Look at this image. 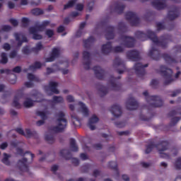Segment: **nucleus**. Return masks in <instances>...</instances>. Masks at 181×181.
I'll list each match as a JSON object with an SVG mask.
<instances>
[{
    "label": "nucleus",
    "mask_w": 181,
    "mask_h": 181,
    "mask_svg": "<svg viewBox=\"0 0 181 181\" xmlns=\"http://www.w3.org/2000/svg\"><path fill=\"white\" fill-rule=\"evenodd\" d=\"M170 38V37H169V35H163L160 39H158V42H160V45H156L154 43V46L152 47L148 52L149 57L153 59V60H159L162 57V55L160 54V52H159L155 46H161L163 48L166 47V46H168V40H169Z\"/></svg>",
    "instance_id": "f257e3e1"
},
{
    "label": "nucleus",
    "mask_w": 181,
    "mask_h": 181,
    "mask_svg": "<svg viewBox=\"0 0 181 181\" xmlns=\"http://www.w3.org/2000/svg\"><path fill=\"white\" fill-rule=\"evenodd\" d=\"M143 95H144L148 104V109L151 108H158L159 107H162L163 105V100L160 96L158 95H151L147 90L143 93Z\"/></svg>",
    "instance_id": "f03ea898"
},
{
    "label": "nucleus",
    "mask_w": 181,
    "mask_h": 181,
    "mask_svg": "<svg viewBox=\"0 0 181 181\" xmlns=\"http://www.w3.org/2000/svg\"><path fill=\"white\" fill-rule=\"evenodd\" d=\"M57 126L51 127V131L53 132H62L67 128V119L64 117V113L59 112L57 114Z\"/></svg>",
    "instance_id": "7ed1b4c3"
},
{
    "label": "nucleus",
    "mask_w": 181,
    "mask_h": 181,
    "mask_svg": "<svg viewBox=\"0 0 181 181\" xmlns=\"http://www.w3.org/2000/svg\"><path fill=\"white\" fill-rule=\"evenodd\" d=\"M42 97L43 95L39 92L31 93L29 96L25 97L23 105L25 108H32L35 105V103H40L41 100L39 98H42Z\"/></svg>",
    "instance_id": "20e7f679"
},
{
    "label": "nucleus",
    "mask_w": 181,
    "mask_h": 181,
    "mask_svg": "<svg viewBox=\"0 0 181 181\" xmlns=\"http://www.w3.org/2000/svg\"><path fill=\"white\" fill-rule=\"evenodd\" d=\"M168 146L169 143H168V141H163L161 144L157 146V149L159 153L161 155V158L170 159V156H176V155H177V148L176 147L173 148L169 154L164 153L163 152H165V151H168Z\"/></svg>",
    "instance_id": "39448f33"
},
{
    "label": "nucleus",
    "mask_w": 181,
    "mask_h": 181,
    "mask_svg": "<svg viewBox=\"0 0 181 181\" xmlns=\"http://www.w3.org/2000/svg\"><path fill=\"white\" fill-rule=\"evenodd\" d=\"M135 36L137 39H139L141 41L146 40V39H148V37L149 39H151V40H152V42L155 45H160V42H159L158 37H156V35L152 30H147V34H145L141 31H136L135 33Z\"/></svg>",
    "instance_id": "423d86ee"
},
{
    "label": "nucleus",
    "mask_w": 181,
    "mask_h": 181,
    "mask_svg": "<svg viewBox=\"0 0 181 181\" xmlns=\"http://www.w3.org/2000/svg\"><path fill=\"white\" fill-rule=\"evenodd\" d=\"M160 73L161 76H163L164 81V86H169V84H172L173 83V71L172 69L167 68L165 66H161L160 67Z\"/></svg>",
    "instance_id": "0eeeda50"
},
{
    "label": "nucleus",
    "mask_w": 181,
    "mask_h": 181,
    "mask_svg": "<svg viewBox=\"0 0 181 181\" xmlns=\"http://www.w3.org/2000/svg\"><path fill=\"white\" fill-rule=\"evenodd\" d=\"M119 42H120L121 45L125 46V47H128L129 49L135 47V43H136V40H135L134 37H130L125 35H122L120 36Z\"/></svg>",
    "instance_id": "6e6552de"
},
{
    "label": "nucleus",
    "mask_w": 181,
    "mask_h": 181,
    "mask_svg": "<svg viewBox=\"0 0 181 181\" xmlns=\"http://www.w3.org/2000/svg\"><path fill=\"white\" fill-rule=\"evenodd\" d=\"M59 83L54 81H49V86H45V91L47 95H53V94H59L60 91L57 89Z\"/></svg>",
    "instance_id": "1a4fd4ad"
},
{
    "label": "nucleus",
    "mask_w": 181,
    "mask_h": 181,
    "mask_svg": "<svg viewBox=\"0 0 181 181\" xmlns=\"http://www.w3.org/2000/svg\"><path fill=\"white\" fill-rule=\"evenodd\" d=\"M125 17L127 21H128L132 26H138L139 24L141 23V20L135 13L131 11L127 12Z\"/></svg>",
    "instance_id": "9d476101"
},
{
    "label": "nucleus",
    "mask_w": 181,
    "mask_h": 181,
    "mask_svg": "<svg viewBox=\"0 0 181 181\" xmlns=\"http://www.w3.org/2000/svg\"><path fill=\"white\" fill-rule=\"evenodd\" d=\"M113 67L117 70L119 74H122L127 70L125 62L119 57H116L113 61Z\"/></svg>",
    "instance_id": "9b49d317"
},
{
    "label": "nucleus",
    "mask_w": 181,
    "mask_h": 181,
    "mask_svg": "<svg viewBox=\"0 0 181 181\" xmlns=\"http://www.w3.org/2000/svg\"><path fill=\"white\" fill-rule=\"evenodd\" d=\"M138 107H139V103H138V101H136L134 98L130 97L127 99L126 102V108H127V110L134 111V110H136Z\"/></svg>",
    "instance_id": "f8f14e48"
},
{
    "label": "nucleus",
    "mask_w": 181,
    "mask_h": 181,
    "mask_svg": "<svg viewBox=\"0 0 181 181\" xmlns=\"http://www.w3.org/2000/svg\"><path fill=\"white\" fill-rule=\"evenodd\" d=\"M91 54L88 51H83V64L86 70H90V64H91V59L90 57Z\"/></svg>",
    "instance_id": "ddd939ff"
},
{
    "label": "nucleus",
    "mask_w": 181,
    "mask_h": 181,
    "mask_svg": "<svg viewBox=\"0 0 181 181\" xmlns=\"http://www.w3.org/2000/svg\"><path fill=\"white\" fill-rule=\"evenodd\" d=\"M126 56L129 60H132V62H137L141 59L139 55V52L135 49L129 50L126 53Z\"/></svg>",
    "instance_id": "4468645a"
},
{
    "label": "nucleus",
    "mask_w": 181,
    "mask_h": 181,
    "mask_svg": "<svg viewBox=\"0 0 181 181\" xmlns=\"http://www.w3.org/2000/svg\"><path fill=\"white\" fill-rule=\"evenodd\" d=\"M17 167L21 172H29L28 158H23V159L19 160L17 163Z\"/></svg>",
    "instance_id": "2eb2a0df"
},
{
    "label": "nucleus",
    "mask_w": 181,
    "mask_h": 181,
    "mask_svg": "<svg viewBox=\"0 0 181 181\" xmlns=\"http://www.w3.org/2000/svg\"><path fill=\"white\" fill-rule=\"evenodd\" d=\"M179 16V8H177L176 6H173L170 7L168 13V18L170 21H174V19H176Z\"/></svg>",
    "instance_id": "dca6fc26"
},
{
    "label": "nucleus",
    "mask_w": 181,
    "mask_h": 181,
    "mask_svg": "<svg viewBox=\"0 0 181 181\" xmlns=\"http://www.w3.org/2000/svg\"><path fill=\"white\" fill-rule=\"evenodd\" d=\"M78 112L82 114L83 117H88V115H90V110H88L87 105L83 102H79L78 103Z\"/></svg>",
    "instance_id": "f3484780"
},
{
    "label": "nucleus",
    "mask_w": 181,
    "mask_h": 181,
    "mask_svg": "<svg viewBox=\"0 0 181 181\" xmlns=\"http://www.w3.org/2000/svg\"><path fill=\"white\" fill-rule=\"evenodd\" d=\"M152 6L157 9L158 11H160V9H165L166 8V1L165 0H153L151 2Z\"/></svg>",
    "instance_id": "a211bd4d"
},
{
    "label": "nucleus",
    "mask_w": 181,
    "mask_h": 181,
    "mask_svg": "<svg viewBox=\"0 0 181 181\" xmlns=\"http://www.w3.org/2000/svg\"><path fill=\"white\" fill-rule=\"evenodd\" d=\"M49 114L50 113L47 110L37 112V115L42 118V120H39L36 122L37 127H40L45 124V119H47V115H49Z\"/></svg>",
    "instance_id": "6ab92c4d"
},
{
    "label": "nucleus",
    "mask_w": 181,
    "mask_h": 181,
    "mask_svg": "<svg viewBox=\"0 0 181 181\" xmlns=\"http://www.w3.org/2000/svg\"><path fill=\"white\" fill-rule=\"evenodd\" d=\"M100 121V119L97 115H93L90 117V118L88 120V126L90 128V131H94L96 129L97 127L95 124Z\"/></svg>",
    "instance_id": "aec40b11"
},
{
    "label": "nucleus",
    "mask_w": 181,
    "mask_h": 181,
    "mask_svg": "<svg viewBox=\"0 0 181 181\" xmlns=\"http://www.w3.org/2000/svg\"><path fill=\"white\" fill-rule=\"evenodd\" d=\"M14 37H15L16 42H18V44H17L18 47H21V46H22L23 43L28 42V38H26L25 37V35H23L22 33H15Z\"/></svg>",
    "instance_id": "412c9836"
},
{
    "label": "nucleus",
    "mask_w": 181,
    "mask_h": 181,
    "mask_svg": "<svg viewBox=\"0 0 181 181\" xmlns=\"http://www.w3.org/2000/svg\"><path fill=\"white\" fill-rule=\"evenodd\" d=\"M111 112L116 118H118L122 115V109L118 104H115L111 107Z\"/></svg>",
    "instance_id": "4be33fe9"
},
{
    "label": "nucleus",
    "mask_w": 181,
    "mask_h": 181,
    "mask_svg": "<svg viewBox=\"0 0 181 181\" xmlns=\"http://www.w3.org/2000/svg\"><path fill=\"white\" fill-rule=\"evenodd\" d=\"M145 67H148V64L144 66L142 64L138 62L134 65V70L138 76H144L145 74Z\"/></svg>",
    "instance_id": "5701e85b"
},
{
    "label": "nucleus",
    "mask_w": 181,
    "mask_h": 181,
    "mask_svg": "<svg viewBox=\"0 0 181 181\" xmlns=\"http://www.w3.org/2000/svg\"><path fill=\"white\" fill-rule=\"evenodd\" d=\"M115 29L112 26H108L105 30V36L107 40H111L115 37Z\"/></svg>",
    "instance_id": "b1692460"
},
{
    "label": "nucleus",
    "mask_w": 181,
    "mask_h": 181,
    "mask_svg": "<svg viewBox=\"0 0 181 181\" xmlns=\"http://www.w3.org/2000/svg\"><path fill=\"white\" fill-rule=\"evenodd\" d=\"M124 9H125V5L121 3H115L111 6L112 12H115L116 13H122Z\"/></svg>",
    "instance_id": "393cba45"
},
{
    "label": "nucleus",
    "mask_w": 181,
    "mask_h": 181,
    "mask_svg": "<svg viewBox=\"0 0 181 181\" xmlns=\"http://www.w3.org/2000/svg\"><path fill=\"white\" fill-rule=\"evenodd\" d=\"M29 32L31 35H33V39H34L35 40H40L43 38L41 35L37 34V32H40V30H38L37 27L30 28Z\"/></svg>",
    "instance_id": "a878e982"
},
{
    "label": "nucleus",
    "mask_w": 181,
    "mask_h": 181,
    "mask_svg": "<svg viewBox=\"0 0 181 181\" xmlns=\"http://www.w3.org/2000/svg\"><path fill=\"white\" fill-rule=\"evenodd\" d=\"M59 54H60V49L59 48H54L52 49V52L51 54L50 57L47 58L45 59V62H54V59L57 57H59Z\"/></svg>",
    "instance_id": "bb28decb"
},
{
    "label": "nucleus",
    "mask_w": 181,
    "mask_h": 181,
    "mask_svg": "<svg viewBox=\"0 0 181 181\" xmlns=\"http://www.w3.org/2000/svg\"><path fill=\"white\" fill-rule=\"evenodd\" d=\"M93 71L97 78H99V80H103V78H104V76H105V73L104 72V70L101 69L100 66H95L93 68Z\"/></svg>",
    "instance_id": "cd10ccee"
},
{
    "label": "nucleus",
    "mask_w": 181,
    "mask_h": 181,
    "mask_svg": "<svg viewBox=\"0 0 181 181\" xmlns=\"http://www.w3.org/2000/svg\"><path fill=\"white\" fill-rule=\"evenodd\" d=\"M112 45L111 42H108L102 46V53H103V54H108V53L112 52Z\"/></svg>",
    "instance_id": "c85d7f7f"
},
{
    "label": "nucleus",
    "mask_w": 181,
    "mask_h": 181,
    "mask_svg": "<svg viewBox=\"0 0 181 181\" xmlns=\"http://www.w3.org/2000/svg\"><path fill=\"white\" fill-rule=\"evenodd\" d=\"M21 98H22L21 95H17L14 97V99L13 100V107H15V108L21 109L22 108V105H21V103L19 102L21 100Z\"/></svg>",
    "instance_id": "c756f323"
},
{
    "label": "nucleus",
    "mask_w": 181,
    "mask_h": 181,
    "mask_svg": "<svg viewBox=\"0 0 181 181\" xmlns=\"http://www.w3.org/2000/svg\"><path fill=\"white\" fill-rule=\"evenodd\" d=\"M163 57L168 64H176L177 63V61L175 58L168 54H164Z\"/></svg>",
    "instance_id": "7c9ffc66"
},
{
    "label": "nucleus",
    "mask_w": 181,
    "mask_h": 181,
    "mask_svg": "<svg viewBox=\"0 0 181 181\" xmlns=\"http://www.w3.org/2000/svg\"><path fill=\"white\" fill-rule=\"evenodd\" d=\"M95 42V39L93 38V37H90L87 40H83V47L86 49H89V47H91V45H93Z\"/></svg>",
    "instance_id": "2f4dec72"
},
{
    "label": "nucleus",
    "mask_w": 181,
    "mask_h": 181,
    "mask_svg": "<svg viewBox=\"0 0 181 181\" xmlns=\"http://www.w3.org/2000/svg\"><path fill=\"white\" fill-rule=\"evenodd\" d=\"M60 155L63 158H65L67 160L71 159V152L67 149H62L60 151Z\"/></svg>",
    "instance_id": "473e14b6"
},
{
    "label": "nucleus",
    "mask_w": 181,
    "mask_h": 181,
    "mask_svg": "<svg viewBox=\"0 0 181 181\" xmlns=\"http://www.w3.org/2000/svg\"><path fill=\"white\" fill-rule=\"evenodd\" d=\"M98 94L100 97H104V95H106L107 93H108V89H107V88L103 85L98 86Z\"/></svg>",
    "instance_id": "72a5a7b5"
},
{
    "label": "nucleus",
    "mask_w": 181,
    "mask_h": 181,
    "mask_svg": "<svg viewBox=\"0 0 181 181\" xmlns=\"http://www.w3.org/2000/svg\"><path fill=\"white\" fill-rule=\"evenodd\" d=\"M42 67V64L40 62H35L34 64L29 66V69H24V71L27 72L30 70V71H35L37 69H40Z\"/></svg>",
    "instance_id": "f704fd0d"
},
{
    "label": "nucleus",
    "mask_w": 181,
    "mask_h": 181,
    "mask_svg": "<svg viewBox=\"0 0 181 181\" xmlns=\"http://www.w3.org/2000/svg\"><path fill=\"white\" fill-rule=\"evenodd\" d=\"M71 121L74 127H80L81 125V123L80 122V119H78V117L76 114H71Z\"/></svg>",
    "instance_id": "c9c22d12"
},
{
    "label": "nucleus",
    "mask_w": 181,
    "mask_h": 181,
    "mask_svg": "<svg viewBox=\"0 0 181 181\" xmlns=\"http://www.w3.org/2000/svg\"><path fill=\"white\" fill-rule=\"evenodd\" d=\"M9 158H11V156L8 155L6 153H4V158L1 160L2 163L6 165V166H9L11 165V161H9Z\"/></svg>",
    "instance_id": "e433bc0d"
},
{
    "label": "nucleus",
    "mask_w": 181,
    "mask_h": 181,
    "mask_svg": "<svg viewBox=\"0 0 181 181\" xmlns=\"http://www.w3.org/2000/svg\"><path fill=\"white\" fill-rule=\"evenodd\" d=\"M109 81L110 83V87L112 88V90H118V88H119V86L115 83V78L111 76Z\"/></svg>",
    "instance_id": "4c0bfd02"
},
{
    "label": "nucleus",
    "mask_w": 181,
    "mask_h": 181,
    "mask_svg": "<svg viewBox=\"0 0 181 181\" xmlns=\"http://www.w3.org/2000/svg\"><path fill=\"white\" fill-rule=\"evenodd\" d=\"M117 30L119 33L127 32V25H125V23H124L123 22L119 23L117 25Z\"/></svg>",
    "instance_id": "58836bf2"
},
{
    "label": "nucleus",
    "mask_w": 181,
    "mask_h": 181,
    "mask_svg": "<svg viewBox=\"0 0 181 181\" xmlns=\"http://www.w3.org/2000/svg\"><path fill=\"white\" fill-rule=\"evenodd\" d=\"M70 146L71 149H72L74 152H77V151H78V147L77 146V144H76V140L74 139H70Z\"/></svg>",
    "instance_id": "ea45409f"
},
{
    "label": "nucleus",
    "mask_w": 181,
    "mask_h": 181,
    "mask_svg": "<svg viewBox=\"0 0 181 181\" xmlns=\"http://www.w3.org/2000/svg\"><path fill=\"white\" fill-rule=\"evenodd\" d=\"M36 135V132L32 131L30 129H25V133L24 136L26 138H32V136H35Z\"/></svg>",
    "instance_id": "a19ab883"
},
{
    "label": "nucleus",
    "mask_w": 181,
    "mask_h": 181,
    "mask_svg": "<svg viewBox=\"0 0 181 181\" xmlns=\"http://www.w3.org/2000/svg\"><path fill=\"white\" fill-rule=\"evenodd\" d=\"M42 49H45L43 45H42V42H38L36 44L35 47L33 48V52L37 53L40 52V50H42Z\"/></svg>",
    "instance_id": "79ce46f5"
},
{
    "label": "nucleus",
    "mask_w": 181,
    "mask_h": 181,
    "mask_svg": "<svg viewBox=\"0 0 181 181\" xmlns=\"http://www.w3.org/2000/svg\"><path fill=\"white\" fill-rule=\"evenodd\" d=\"M52 103L60 104L62 103H64V99L62 96H53Z\"/></svg>",
    "instance_id": "37998d69"
},
{
    "label": "nucleus",
    "mask_w": 181,
    "mask_h": 181,
    "mask_svg": "<svg viewBox=\"0 0 181 181\" xmlns=\"http://www.w3.org/2000/svg\"><path fill=\"white\" fill-rule=\"evenodd\" d=\"M76 2H77V0H71L68 2L67 4H65L64 6V9H69L70 8H73V6H74V5L76 4Z\"/></svg>",
    "instance_id": "c03bdc74"
},
{
    "label": "nucleus",
    "mask_w": 181,
    "mask_h": 181,
    "mask_svg": "<svg viewBox=\"0 0 181 181\" xmlns=\"http://www.w3.org/2000/svg\"><path fill=\"white\" fill-rule=\"evenodd\" d=\"M174 167L177 170H180L181 169V157L177 158L175 163H174Z\"/></svg>",
    "instance_id": "a18cd8bd"
},
{
    "label": "nucleus",
    "mask_w": 181,
    "mask_h": 181,
    "mask_svg": "<svg viewBox=\"0 0 181 181\" xmlns=\"http://www.w3.org/2000/svg\"><path fill=\"white\" fill-rule=\"evenodd\" d=\"M45 141H47V142H48V144H54V136H53V134H47L45 136Z\"/></svg>",
    "instance_id": "49530a36"
},
{
    "label": "nucleus",
    "mask_w": 181,
    "mask_h": 181,
    "mask_svg": "<svg viewBox=\"0 0 181 181\" xmlns=\"http://www.w3.org/2000/svg\"><path fill=\"white\" fill-rule=\"evenodd\" d=\"M1 63H2V64H6V63H8V55L6 54V53L2 52L1 54Z\"/></svg>",
    "instance_id": "de8ad7c7"
},
{
    "label": "nucleus",
    "mask_w": 181,
    "mask_h": 181,
    "mask_svg": "<svg viewBox=\"0 0 181 181\" xmlns=\"http://www.w3.org/2000/svg\"><path fill=\"white\" fill-rule=\"evenodd\" d=\"M49 23H50V22H49L48 21H45L42 23V25L36 27L37 28L38 30H40V32H42V30H45V28H46V26L49 25Z\"/></svg>",
    "instance_id": "09e8293b"
},
{
    "label": "nucleus",
    "mask_w": 181,
    "mask_h": 181,
    "mask_svg": "<svg viewBox=\"0 0 181 181\" xmlns=\"http://www.w3.org/2000/svg\"><path fill=\"white\" fill-rule=\"evenodd\" d=\"M31 13H33V15H35L36 16H37L39 15H43V11L42 9L36 8L31 11Z\"/></svg>",
    "instance_id": "8fccbe9b"
},
{
    "label": "nucleus",
    "mask_w": 181,
    "mask_h": 181,
    "mask_svg": "<svg viewBox=\"0 0 181 181\" xmlns=\"http://www.w3.org/2000/svg\"><path fill=\"white\" fill-rule=\"evenodd\" d=\"M28 78L30 80V81H40V79H39L37 76H35L32 74H28Z\"/></svg>",
    "instance_id": "3c124183"
},
{
    "label": "nucleus",
    "mask_w": 181,
    "mask_h": 181,
    "mask_svg": "<svg viewBox=\"0 0 181 181\" xmlns=\"http://www.w3.org/2000/svg\"><path fill=\"white\" fill-rule=\"evenodd\" d=\"M112 52L115 53H122V52H124V48L122 46L118 45L112 48Z\"/></svg>",
    "instance_id": "603ef678"
},
{
    "label": "nucleus",
    "mask_w": 181,
    "mask_h": 181,
    "mask_svg": "<svg viewBox=\"0 0 181 181\" xmlns=\"http://www.w3.org/2000/svg\"><path fill=\"white\" fill-rule=\"evenodd\" d=\"M171 117H175V115H181V108H177L170 112Z\"/></svg>",
    "instance_id": "864d4df0"
},
{
    "label": "nucleus",
    "mask_w": 181,
    "mask_h": 181,
    "mask_svg": "<svg viewBox=\"0 0 181 181\" xmlns=\"http://www.w3.org/2000/svg\"><path fill=\"white\" fill-rule=\"evenodd\" d=\"M32 51H30V48L29 47V46H25V47H23V49H22V53L23 54H30Z\"/></svg>",
    "instance_id": "5fc2aeb1"
},
{
    "label": "nucleus",
    "mask_w": 181,
    "mask_h": 181,
    "mask_svg": "<svg viewBox=\"0 0 181 181\" xmlns=\"http://www.w3.org/2000/svg\"><path fill=\"white\" fill-rule=\"evenodd\" d=\"M45 35H47L48 37H52L54 35V31L53 30L47 29L45 31Z\"/></svg>",
    "instance_id": "6e6d98bb"
},
{
    "label": "nucleus",
    "mask_w": 181,
    "mask_h": 181,
    "mask_svg": "<svg viewBox=\"0 0 181 181\" xmlns=\"http://www.w3.org/2000/svg\"><path fill=\"white\" fill-rule=\"evenodd\" d=\"M153 16V13L151 11H146V13L144 14V18L148 21L149 18H152Z\"/></svg>",
    "instance_id": "4d7b16f0"
},
{
    "label": "nucleus",
    "mask_w": 181,
    "mask_h": 181,
    "mask_svg": "<svg viewBox=\"0 0 181 181\" xmlns=\"http://www.w3.org/2000/svg\"><path fill=\"white\" fill-rule=\"evenodd\" d=\"M109 167L110 168V169H113L114 170H117V162L113 161V162L109 163Z\"/></svg>",
    "instance_id": "13d9d810"
},
{
    "label": "nucleus",
    "mask_w": 181,
    "mask_h": 181,
    "mask_svg": "<svg viewBox=\"0 0 181 181\" xmlns=\"http://www.w3.org/2000/svg\"><path fill=\"white\" fill-rule=\"evenodd\" d=\"M1 30H3V32H11L12 27L11 25H3Z\"/></svg>",
    "instance_id": "bf43d9fd"
},
{
    "label": "nucleus",
    "mask_w": 181,
    "mask_h": 181,
    "mask_svg": "<svg viewBox=\"0 0 181 181\" xmlns=\"http://www.w3.org/2000/svg\"><path fill=\"white\" fill-rule=\"evenodd\" d=\"M21 22L23 23V26L24 28H26V26H28V25H29V18H23L22 20H21Z\"/></svg>",
    "instance_id": "052dcab7"
},
{
    "label": "nucleus",
    "mask_w": 181,
    "mask_h": 181,
    "mask_svg": "<svg viewBox=\"0 0 181 181\" xmlns=\"http://www.w3.org/2000/svg\"><path fill=\"white\" fill-rule=\"evenodd\" d=\"M60 69H52L47 68V74H52V73H55V71H59Z\"/></svg>",
    "instance_id": "680f3d73"
},
{
    "label": "nucleus",
    "mask_w": 181,
    "mask_h": 181,
    "mask_svg": "<svg viewBox=\"0 0 181 181\" xmlns=\"http://www.w3.org/2000/svg\"><path fill=\"white\" fill-rule=\"evenodd\" d=\"M75 9L76 11H79L80 12H81V11H83L84 9V4H77L76 6Z\"/></svg>",
    "instance_id": "e2e57ef3"
},
{
    "label": "nucleus",
    "mask_w": 181,
    "mask_h": 181,
    "mask_svg": "<svg viewBox=\"0 0 181 181\" xmlns=\"http://www.w3.org/2000/svg\"><path fill=\"white\" fill-rule=\"evenodd\" d=\"M18 56V51L17 50H13L9 54L10 59H15Z\"/></svg>",
    "instance_id": "0e129e2a"
},
{
    "label": "nucleus",
    "mask_w": 181,
    "mask_h": 181,
    "mask_svg": "<svg viewBox=\"0 0 181 181\" xmlns=\"http://www.w3.org/2000/svg\"><path fill=\"white\" fill-rule=\"evenodd\" d=\"M153 148H155V146L153 144L148 145L145 151V153H151V152H152Z\"/></svg>",
    "instance_id": "69168bd1"
},
{
    "label": "nucleus",
    "mask_w": 181,
    "mask_h": 181,
    "mask_svg": "<svg viewBox=\"0 0 181 181\" xmlns=\"http://www.w3.org/2000/svg\"><path fill=\"white\" fill-rule=\"evenodd\" d=\"M179 121H180V117H174L171 119V124H172V125H176V124H177V122H179Z\"/></svg>",
    "instance_id": "338daca9"
},
{
    "label": "nucleus",
    "mask_w": 181,
    "mask_h": 181,
    "mask_svg": "<svg viewBox=\"0 0 181 181\" xmlns=\"http://www.w3.org/2000/svg\"><path fill=\"white\" fill-rule=\"evenodd\" d=\"M102 136L103 138H105L106 141H111V139H112V136L108 135L107 134H102Z\"/></svg>",
    "instance_id": "774afa93"
}]
</instances>
